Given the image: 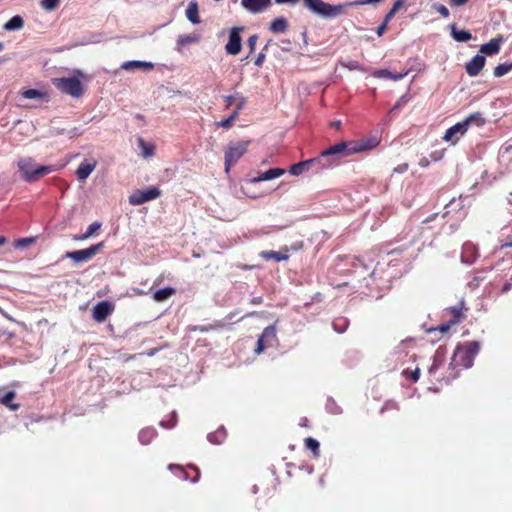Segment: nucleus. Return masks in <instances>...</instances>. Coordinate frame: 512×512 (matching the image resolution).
I'll return each instance as SVG.
<instances>
[{
  "instance_id": "1",
  "label": "nucleus",
  "mask_w": 512,
  "mask_h": 512,
  "mask_svg": "<svg viewBox=\"0 0 512 512\" xmlns=\"http://www.w3.org/2000/svg\"><path fill=\"white\" fill-rule=\"evenodd\" d=\"M378 144L379 140L376 137L359 141L340 142L322 151L319 158H321V163L329 162L328 157H347L352 154L371 150L377 147ZM330 163L332 164L331 161Z\"/></svg>"
},
{
  "instance_id": "2",
  "label": "nucleus",
  "mask_w": 512,
  "mask_h": 512,
  "mask_svg": "<svg viewBox=\"0 0 512 512\" xmlns=\"http://www.w3.org/2000/svg\"><path fill=\"white\" fill-rule=\"evenodd\" d=\"M479 351L480 343L478 341H467L459 344L454 350L451 365L454 367L470 368Z\"/></svg>"
},
{
  "instance_id": "3",
  "label": "nucleus",
  "mask_w": 512,
  "mask_h": 512,
  "mask_svg": "<svg viewBox=\"0 0 512 512\" xmlns=\"http://www.w3.org/2000/svg\"><path fill=\"white\" fill-rule=\"evenodd\" d=\"M18 168L22 173V178L27 182L36 181L40 177L54 171L53 166L36 165L34 160L30 157L21 158L18 161Z\"/></svg>"
},
{
  "instance_id": "4",
  "label": "nucleus",
  "mask_w": 512,
  "mask_h": 512,
  "mask_svg": "<svg viewBox=\"0 0 512 512\" xmlns=\"http://www.w3.org/2000/svg\"><path fill=\"white\" fill-rule=\"evenodd\" d=\"M305 6L313 13L324 18H336L344 13L349 4L331 5L323 0H303Z\"/></svg>"
},
{
  "instance_id": "5",
  "label": "nucleus",
  "mask_w": 512,
  "mask_h": 512,
  "mask_svg": "<svg viewBox=\"0 0 512 512\" xmlns=\"http://www.w3.org/2000/svg\"><path fill=\"white\" fill-rule=\"evenodd\" d=\"M250 140L230 142L225 149V172L228 174L231 167L247 152Z\"/></svg>"
},
{
  "instance_id": "6",
  "label": "nucleus",
  "mask_w": 512,
  "mask_h": 512,
  "mask_svg": "<svg viewBox=\"0 0 512 512\" xmlns=\"http://www.w3.org/2000/svg\"><path fill=\"white\" fill-rule=\"evenodd\" d=\"M53 85L62 93L78 98L83 95L84 88L82 82L76 77L54 78Z\"/></svg>"
},
{
  "instance_id": "7",
  "label": "nucleus",
  "mask_w": 512,
  "mask_h": 512,
  "mask_svg": "<svg viewBox=\"0 0 512 512\" xmlns=\"http://www.w3.org/2000/svg\"><path fill=\"white\" fill-rule=\"evenodd\" d=\"M225 102H226V105H225L226 109L231 107L233 105V103L236 102V109L233 110V112L231 113V115L228 118L217 122L216 125L223 127L225 129H229L232 126L233 122L238 118L240 111L246 105L247 100L245 97L240 96V95H236V96L228 95L225 97Z\"/></svg>"
},
{
  "instance_id": "8",
  "label": "nucleus",
  "mask_w": 512,
  "mask_h": 512,
  "mask_svg": "<svg viewBox=\"0 0 512 512\" xmlns=\"http://www.w3.org/2000/svg\"><path fill=\"white\" fill-rule=\"evenodd\" d=\"M104 247V242L91 245L89 248L68 251L65 254L66 258H70L75 262H85L91 260L96 254H98Z\"/></svg>"
},
{
  "instance_id": "9",
  "label": "nucleus",
  "mask_w": 512,
  "mask_h": 512,
  "mask_svg": "<svg viewBox=\"0 0 512 512\" xmlns=\"http://www.w3.org/2000/svg\"><path fill=\"white\" fill-rule=\"evenodd\" d=\"M161 191L159 188L151 186L146 190H136L129 196V203L131 205H142L148 201L160 197Z\"/></svg>"
},
{
  "instance_id": "10",
  "label": "nucleus",
  "mask_w": 512,
  "mask_h": 512,
  "mask_svg": "<svg viewBox=\"0 0 512 512\" xmlns=\"http://www.w3.org/2000/svg\"><path fill=\"white\" fill-rule=\"evenodd\" d=\"M276 340H277L276 326L274 324L267 326L263 330L260 337L258 338L256 348L254 350L255 353L256 354L262 353L267 347L272 346L274 344V342H276Z\"/></svg>"
},
{
  "instance_id": "11",
  "label": "nucleus",
  "mask_w": 512,
  "mask_h": 512,
  "mask_svg": "<svg viewBox=\"0 0 512 512\" xmlns=\"http://www.w3.org/2000/svg\"><path fill=\"white\" fill-rule=\"evenodd\" d=\"M115 305L109 301L98 302L92 309V318L98 323H103L114 312Z\"/></svg>"
},
{
  "instance_id": "12",
  "label": "nucleus",
  "mask_w": 512,
  "mask_h": 512,
  "mask_svg": "<svg viewBox=\"0 0 512 512\" xmlns=\"http://www.w3.org/2000/svg\"><path fill=\"white\" fill-rule=\"evenodd\" d=\"M330 165V162L321 163V158L317 157L291 165L289 173L294 176H298L302 174L304 171H308L313 166H320L321 168H323L329 167Z\"/></svg>"
},
{
  "instance_id": "13",
  "label": "nucleus",
  "mask_w": 512,
  "mask_h": 512,
  "mask_svg": "<svg viewBox=\"0 0 512 512\" xmlns=\"http://www.w3.org/2000/svg\"><path fill=\"white\" fill-rule=\"evenodd\" d=\"M243 28L234 27L229 34L228 43L225 46L226 52L230 55H237L241 51V36L240 32Z\"/></svg>"
},
{
  "instance_id": "14",
  "label": "nucleus",
  "mask_w": 512,
  "mask_h": 512,
  "mask_svg": "<svg viewBox=\"0 0 512 512\" xmlns=\"http://www.w3.org/2000/svg\"><path fill=\"white\" fill-rule=\"evenodd\" d=\"M467 130L468 129L464 121L458 122L446 130L443 139L447 142L455 144L459 140V137L464 135Z\"/></svg>"
},
{
  "instance_id": "15",
  "label": "nucleus",
  "mask_w": 512,
  "mask_h": 512,
  "mask_svg": "<svg viewBox=\"0 0 512 512\" xmlns=\"http://www.w3.org/2000/svg\"><path fill=\"white\" fill-rule=\"evenodd\" d=\"M485 63H486V58L483 55L474 56L465 65L466 73L470 77L477 76L481 72V70L484 68Z\"/></svg>"
},
{
  "instance_id": "16",
  "label": "nucleus",
  "mask_w": 512,
  "mask_h": 512,
  "mask_svg": "<svg viewBox=\"0 0 512 512\" xmlns=\"http://www.w3.org/2000/svg\"><path fill=\"white\" fill-rule=\"evenodd\" d=\"M242 7L250 13L257 14L271 5V0H241Z\"/></svg>"
},
{
  "instance_id": "17",
  "label": "nucleus",
  "mask_w": 512,
  "mask_h": 512,
  "mask_svg": "<svg viewBox=\"0 0 512 512\" xmlns=\"http://www.w3.org/2000/svg\"><path fill=\"white\" fill-rule=\"evenodd\" d=\"M96 166L97 161L95 159H85L82 161L76 170V176L78 180L85 181L94 171Z\"/></svg>"
},
{
  "instance_id": "18",
  "label": "nucleus",
  "mask_w": 512,
  "mask_h": 512,
  "mask_svg": "<svg viewBox=\"0 0 512 512\" xmlns=\"http://www.w3.org/2000/svg\"><path fill=\"white\" fill-rule=\"evenodd\" d=\"M464 309L465 307L463 301L459 302L456 306L445 309L446 314L450 316V324H458L465 318V315L463 313Z\"/></svg>"
},
{
  "instance_id": "19",
  "label": "nucleus",
  "mask_w": 512,
  "mask_h": 512,
  "mask_svg": "<svg viewBox=\"0 0 512 512\" xmlns=\"http://www.w3.org/2000/svg\"><path fill=\"white\" fill-rule=\"evenodd\" d=\"M503 38L501 36L491 39L488 43L481 45L480 52L485 55H495L499 53Z\"/></svg>"
},
{
  "instance_id": "20",
  "label": "nucleus",
  "mask_w": 512,
  "mask_h": 512,
  "mask_svg": "<svg viewBox=\"0 0 512 512\" xmlns=\"http://www.w3.org/2000/svg\"><path fill=\"white\" fill-rule=\"evenodd\" d=\"M478 257V251L472 243H465L462 247L461 259L462 262L471 264Z\"/></svg>"
},
{
  "instance_id": "21",
  "label": "nucleus",
  "mask_w": 512,
  "mask_h": 512,
  "mask_svg": "<svg viewBox=\"0 0 512 512\" xmlns=\"http://www.w3.org/2000/svg\"><path fill=\"white\" fill-rule=\"evenodd\" d=\"M189 468L195 472V475L192 478H190V476L188 475V472L186 471V469L184 467H182L180 465H176V464H170L168 466L169 470H176L178 472L179 477H181L182 479H184V480L190 479L192 482H197L200 478L199 469L193 465H190Z\"/></svg>"
},
{
  "instance_id": "22",
  "label": "nucleus",
  "mask_w": 512,
  "mask_h": 512,
  "mask_svg": "<svg viewBox=\"0 0 512 512\" xmlns=\"http://www.w3.org/2000/svg\"><path fill=\"white\" fill-rule=\"evenodd\" d=\"M259 256L266 260H274L276 262L285 261L288 260L289 254H288V248L285 247L283 251L277 252V251H261Z\"/></svg>"
},
{
  "instance_id": "23",
  "label": "nucleus",
  "mask_w": 512,
  "mask_h": 512,
  "mask_svg": "<svg viewBox=\"0 0 512 512\" xmlns=\"http://www.w3.org/2000/svg\"><path fill=\"white\" fill-rule=\"evenodd\" d=\"M285 169L282 168H271L263 173H261L259 176L254 177L251 179V182L256 183L260 181H267L272 180L275 178H278L282 175H284Z\"/></svg>"
},
{
  "instance_id": "24",
  "label": "nucleus",
  "mask_w": 512,
  "mask_h": 512,
  "mask_svg": "<svg viewBox=\"0 0 512 512\" xmlns=\"http://www.w3.org/2000/svg\"><path fill=\"white\" fill-rule=\"evenodd\" d=\"M121 68L123 70H127V71L128 70H132V69H136V68H141V69H144V70H152L154 68V64L151 63V62L133 60V61H126V62H124L121 65Z\"/></svg>"
},
{
  "instance_id": "25",
  "label": "nucleus",
  "mask_w": 512,
  "mask_h": 512,
  "mask_svg": "<svg viewBox=\"0 0 512 512\" xmlns=\"http://www.w3.org/2000/svg\"><path fill=\"white\" fill-rule=\"evenodd\" d=\"M157 436V431L153 427H145L138 434L139 441L143 445H148Z\"/></svg>"
},
{
  "instance_id": "26",
  "label": "nucleus",
  "mask_w": 512,
  "mask_h": 512,
  "mask_svg": "<svg viewBox=\"0 0 512 512\" xmlns=\"http://www.w3.org/2000/svg\"><path fill=\"white\" fill-rule=\"evenodd\" d=\"M176 294V289L173 287H165L158 289L153 293V299L156 302H163Z\"/></svg>"
},
{
  "instance_id": "27",
  "label": "nucleus",
  "mask_w": 512,
  "mask_h": 512,
  "mask_svg": "<svg viewBox=\"0 0 512 512\" xmlns=\"http://www.w3.org/2000/svg\"><path fill=\"white\" fill-rule=\"evenodd\" d=\"M23 26H24L23 18L20 15H15L4 24L3 29L6 31H14V30L22 29Z\"/></svg>"
},
{
  "instance_id": "28",
  "label": "nucleus",
  "mask_w": 512,
  "mask_h": 512,
  "mask_svg": "<svg viewBox=\"0 0 512 512\" xmlns=\"http://www.w3.org/2000/svg\"><path fill=\"white\" fill-rule=\"evenodd\" d=\"M186 16L190 22L193 24L200 23L198 4L195 1L189 3L188 8L186 10Z\"/></svg>"
},
{
  "instance_id": "29",
  "label": "nucleus",
  "mask_w": 512,
  "mask_h": 512,
  "mask_svg": "<svg viewBox=\"0 0 512 512\" xmlns=\"http://www.w3.org/2000/svg\"><path fill=\"white\" fill-rule=\"evenodd\" d=\"M288 28V22L284 17L274 19L270 24V30L274 33H283Z\"/></svg>"
},
{
  "instance_id": "30",
  "label": "nucleus",
  "mask_w": 512,
  "mask_h": 512,
  "mask_svg": "<svg viewBox=\"0 0 512 512\" xmlns=\"http://www.w3.org/2000/svg\"><path fill=\"white\" fill-rule=\"evenodd\" d=\"M463 121L466 124L467 129L469 128L470 125L482 126L485 124V118L480 112H474L470 114Z\"/></svg>"
},
{
  "instance_id": "31",
  "label": "nucleus",
  "mask_w": 512,
  "mask_h": 512,
  "mask_svg": "<svg viewBox=\"0 0 512 512\" xmlns=\"http://www.w3.org/2000/svg\"><path fill=\"white\" fill-rule=\"evenodd\" d=\"M101 228V223L100 222H93L92 224H90L87 228V231L82 234V235H75L73 237L74 240H86L88 238H90L91 236H93L94 234H96Z\"/></svg>"
},
{
  "instance_id": "32",
  "label": "nucleus",
  "mask_w": 512,
  "mask_h": 512,
  "mask_svg": "<svg viewBox=\"0 0 512 512\" xmlns=\"http://www.w3.org/2000/svg\"><path fill=\"white\" fill-rule=\"evenodd\" d=\"M15 397V392L9 391L0 399V403L10 408L12 411H16L19 409L20 405L13 403Z\"/></svg>"
},
{
  "instance_id": "33",
  "label": "nucleus",
  "mask_w": 512,
  "mask_h": 512,
  "mask_svg": "<svg viewBox=\"0 0 512 512\" xmlns=\"http://www.w3.org/2000/svg\"><path fill=\"white\" fill-rule=\"evenodd\" d=\"M451 35H452L453 39L458 41V42H466V41H469L472 38V35H471V33L469 31H464V30L457 31L455 29L454 25L452 26Z\"/></svg>"
},
{
  "instance_id": "34",
  "label": "nucleus",
  "mask_w": 512,
  "mask_h": 512,
  "mask_svg": "<svg viewBox=\"0 0 512 512\" xmlns=\"http://www.w3.org/2000/svg\"><path fill=\"white\" fill-rule=\"evenodd\" d=\"M305 446L307 449L311 450V452L313 453V456L314 457H318L319 454H320V444L319 442L312 438V437H308L305 439Z\"/></svg>"
},
{
  "instance_id": "35",
  "label": "nucleus",
  "mask_w": 512,
  "mask_h": 512,
  "mask_svg": "<svg viewBox=\"0 0 512 512\" xmlns=\"http://www.w3.org/2000/svg\"><path fill=\"white\" fill-rule=\"evenodd\" d=\"M511 70H512V63H502V64L497 65L494 68L493 74L495 77H501V76H504L505 74H507Z\"/></svg>"
},
{
  "instance_id": "36",
  "label": "nucleus",
  "mask_w": 512,
  "mask_h": 512,
  "mask_svg": "<svg viewBox=\"0 0 512 512\" xmlns=\"http://www.w3.org/2000/svg\"><path fill=\"white\" fill-rule=\"evenodd\" d=\"M199 40L200 38L197 35H182L178 38L177 44L179 46H185L187 44L197 43Z\"/></svg>"
},
{
  "instance_id": "37",
  "label": "nucleus",
  "mask_w": 512,
  "mask_h": 512,
  "mask_svg": "<svg viewBox=\"0 0 512 512\" xmlns=\"http://www.w3.org/2000/svg\"><path fill=\"white\" fill-rule=\"evenodd\" d=\"M347 327L348 320L346 318L340 317L333 321V328L339 333H343Z\"/></svg>"
},
{
  "instance_id": "38",
  "label": "nucleus",
  "mask_w": 512,
  "mask_h": 512,
  "mask_svg": "<svg viewBox=\"0 0 512 512\" xmlns=\"http://www.w3.org/2000/svg\"><path fill=\"white\" fill-rule=\"evenodd\" d=\"M408 102V99L407 97L404 95L402 96L395 104L394 106L390 109L389 111V115L390 116H395L397 111L403 107L406 103Z\"/></svg>"
},
{
  "instance_id": "39",
  "label": "nucleus",
  "mask_w": 512,
  "mask_h": 512,
  "mask_svg": "<svg viewBox=\"0 0 512 512\" xmlns=\"http://www.w3.org/2000/svg\"><path fill=\"white\" fill-rule=\"evenodd\" d=\"M35 242L34 237L20 238L15 241L14 246L16 248H24L32 245Z\"/></svg>"
},
{
  "instance_id": "40",
  "label": "nucleus",
  "mask_w": 512,
  "mask_h": 512,
  "mask_svg": "<svg viewBox=\"0 0 512 512\" xmlns=\"http://www.w3.org/2000/svg\"><path fill=\"white\" fill-rule=\"evenodd\" d=\"M23 97L26 99H36L41 98L43 93L37 89H27L22 93Z\"/></svg>"
},
{
  "instance_id": "41",
  "label": "nucleus",
  "mask_w": 512,
  "mask_h": 512,
  "mask_svg": "<svg viewBox=\"0 0 512 512\" xmlns=\"http://www.w3.org/2000/svg\"><path fill=\"white\" fill-rule=\"evenodd\" d=\"M60 0H42L41 6L47 11H52L58 7Z\"/></svg>"
},
{
  "instance_id": "42",
  "label": "nucleus",
  "mask_w": 512,
  "mask_h": 512,
  "mask_svg": "<svg viewBox=\"0 0 512 512\" xmlns=\"http://www.w3.org/2000/svg\"><path fill=\"white\" fill-rule=\"evenodd\" d=\"M139 146L142 148L143 155L145 157L152 156L154 154V147L147 145L143 139H139Z\"/></svg>"
},
{
  "instance_id": "43",
  "label": "nucleus",
  "mask_w": 512,
  "mask_h": 512,
  "mask_svg": "<svg viewBox=\"0 0 512 512\" xmlns=\"http://www.w3.org/2000/svg\"><path fill=\"white\" fill-rule=\"evenodd\" d=\"M403 375L407 378H410L413 382H416V381H418L419 376H420V369L419 368H416L414 370L406 369L403 371Z\"/></svg>"
},
{
  "instance_id": "44",
  "label": "nucleus",
  "mask_w": 512,
  "mask_h": 512,
  "mask_svg": "<svg viewBox=\"0 0 512 512\" xmlns=\"http://www.w3.org/2000/svg\"><path fill=\"white\" fill-rule=\"evenodd\" d=\"M433 8L435 9V11H437L444 18H447L450 15V12H449L448 8L445 5H443V4L435 3L433 5Z\"/></svg>"
},
{
  "instance_id": "45",
  "label": "nucleus",
  "mask_w": 512,
  "mask_h": 512,
  "mask_svg": "<svg viewBox=\"0 0 512 512\" xmlns=\"http://www.w3.org/2000/svg\"><path fill=\"white\" fill-rule=\"evenodd\" d=\"M373 76L374 77H377V78H386V79H390V77H392V72L387 70V69H381V70H377L373 73Z\"/></svg>"
},
{
  "instance_id": "46",
  "label": "nucleus",
  "mask_w": 512,
  "mask_h": 512,
  "mask_svg": "<svg viewBox=\"0 0 512 512\" xmlns=\"http://www.w3.org/2000/svg\"><path fill=\"white\" fill-rule=\"evenodd\" d=\"M257 40H258V36L256 34L251 35L248 38L247 44L250 49V53H253L255 51Z\"/></svg>"
},
{
  "instance_id": "47",
  "label": "nucleus",
  "mask_w": 512,
  "mask_h": 512,
  "mask_svg": "<svg viewBox=\"0 0 512 512\" xmlns=\"http://www.w3.org/2000/svg\"><path fill=\"white\" fill-rule=\"evenodd\" d=\"M405 5V0H396L391 8L392 13H397Z\"/></svg>"
},
{
  "instance_id": "48",
  "label": "nucleus",
  "mask_w": 512,
  "mask_h": 512,
  "mask_svg": "<svg viewBox=\"0 0 512 512\" xmlns=\"http://www.w3.org/2000/svg\"><path fill=\"white\" fill-rule=\"evenodd\" d=\"M217 327H221L220 324H216V325H208V326H199V327H194L193 330H199L201 332H208L210 330H213Z\"/></svg>"
},
{
  "instance_id": "49",
  "label": "nucleus",
  "mask_w": 512,
  "mask_h": 512,
  "mask_svg": "<svg viewBox=\"0 0 512 512\" xmlns=\"http://www.w3.org/2000/svg\"><path fill=\"white\" fill-rule=\"evenodd\" d=\"M281 49L283 51H290L292 49V43L289 39L281 40Z\"/></svg>"
},
{
  "instance_id": "50",
  "label": "nucleus",
  "mask_w": 512,
  "mask_h": 512,
  "mask_svg": "<svg viewBox=\"0 0 512 512\" xmlns=\"http://www.w3.org/2000/svg\"><path fill=\"white\" fill-rule=\"evenodd\" d=\"M380 1L381 0H356L351 5L362 6V5L372 4V3H378Z\"/></svg>"
},
{
  "instance_id": "51",
  "label": "nucleus",
  "mask_w": 512,
  "mask_h": 512,
  "mask_svg": "<svg viewBox=\"0 0 512 512\" xmlns=\"http://www.w3.org/2000/svg\"><path fill=\"white\" fill-rule=\"evenodd\" d=\"M389 409H396V410H398L397 403H395V402H387V403H385V405L381 409V413H384V411L389 410Z\"/></svg>"
},
{
  "instance_id": "52",
  "label": "nucleus",
  "mask_w": 512,
  "mask_h": 512,
  "mask_svg": "<svg viewBox=\"0 0 512 512\" xmlns=\"http://www.w3.org/2000/svg\"><path fill=\"white\" fill-rule=\"evenodd\" d=\"M409 165L407 163L399 164L397 167L394 168V172L396 173H404L408 170Z\"/></svg>"
},
{
  "instance_id": "53",
  "label": "nucleus",
  "mask_w": 512,
  "mask_h": 512,
  "mask_svg": "<svg viewBox=\"0 0 512 512\" xmlns=\"http://www.w3.org/2000/svg\"><path fill=\"white\" fill-rule=\"evenodd\" d=\"M469 0H449V4L454 7H460L468 3Z\"/></svg>"
},
{
  "instance_id": "54",
  "label": "nucleus",
  "mask_w": 512,
  "mask_h": 512,
  "mask_svg": "<svg viewBox=\"0 0 512 512\" xmlns=\"http://www.w3.org/2000/svg\"><path fill=\"white\" fill-rule=\"evenodd\" d=\"M265 61V54L259 53L258 56L255 59V65L258 67H261Z\"/></svg>"
},
{
  "instance_id": "55",
  "label": "nucleus",
  "mask_w": 512,
  "mask_h": 512,
  "mask_svg": "<svg viewBox=\"0 0 512 512\" xmlns=\"http://www.w3.org/2000/svg\"><path fill=\"white\" fill-rule=\"evenodd\" d=\"M388 23L383 22L378 28H377V35L382 36L387 29Z\"/></svg>"
},
{
  "instance_id": "56",
  "label": "nucleus",
  "mask_w": 512,
  "mask_h": 512,
  "mask_svg": "<svg viewBox=\"0 0 512 512\" xmlns=\"http://www.w3.org/2000/svg\"><path fill=\"white\" fill-rule=\"evenodd\" d=\"M396 13H392V10L390 9L388 13L385 15L384 21L385 23H389V21L395 16Z\"/></svg>"
},
{
  "instance_id": "57",
  "label": "nucleus",
  "mask_w": 512,
  "mask_h": 512,
  "mask_svg": "<svg viewBox=\"0 0 512 512\" xmlns=\"http://www.w3.org/2000/svg\"><path fill=\"white\" fill-rule=\"evenodd\" d=\"M419 165L421 167H427L429 165V160L426 157H423L422 159H420Z\"/></svg>"
},
{
  "instance_id": "58",
  "label": "nucleus",
  "mask_w": 512,
  "mask_h": 512,
  "mask_svg": "<svg viewBox=\"0 0 512 512\" xmlns=\"http://www.w3.org/2000/svg\"><path fill=\"white\" fill-rule=\"evenodd\" d=\"M453 324H450V322L448 321L447 324H444V325H441L440 326V331L441 332H446L449 330V328L452 326Z\"/></svg>"
},
{
  "instance_id": "59",
  "label": "nucleus",
  "mask_w": 512,
  "mask_h": 512,
  "mask_svg": "<svg viewBox=\"0 0 512 512\" xmlns=\"http://www.w3.org/2000/svg\"><path fill=\"white\" fill-rule=\"evenodd\" d=\"M438 369V363L436 360H434L433 364L431 365V367L429 368V373L432 374L435 370Z\"/></svg>"
},
{
  "instance_id": "60",
  "label": "nucleus",
  "mask_w": 512,
  "mask_h": 512,
  "mask_svg": "<svg viewBox=\"0 0 512 512\" xmlns=\"http://www.w3.org/2000/svg\"><path fill=\"white\" fill-rule=\"evenodd\" d=\"M405 74H393L392 73V77H390V79L394 80V81H398L400 79H402L404 77Z\"/></svg>"
},
{
  "instance_id": "61",
  "label": "nucleus",
  "mask_w": 512,
  "mask_h": 512,
  "mask_svg": "<svg viewBox=\"0 0 512 512\" xmlns=\"http://www.w3.org/2000/svg\"><path fill=\"white\" fill-rule=\"evenodd\" d=\"M278 4H284V3H297L299 0H275Z\"/></svg>"
},
{
  "instance_id": "62",
  "label": "nucleus",
  "mask_w": 512,
  "mask_h": 512,
  "mask_svg": "<svg viewBox=\"0 0 512 512\" xmlns=\"http://www.w3.org/2000/svg\"><path fill=\"white\" fill-rule=\"evenodd\" d=\"M251 303L252 304H260L262 303V298L261 297H255L251 300Z\"/></svg>"
},
{
  "instance_id": "63",
  "label": "nucleus",
  "mask_w": 512,
  "mask_h": 512,
  "mask_svg": "<svg viewBox=\"0 0 512 512\" xmlns=\"http://www.w3.org/2000/svg\"><path fill=\"white\" fill-rule=\"evenodd\" d=\"M7 242V238L0 235V246L4 245Z\"/></svg>"
},
{
  "instance_id": "64",
  "label": "nucleus",
  "mask_w": 512,
  "mask_h": 512,
  "mask_svg": "<svg viewBox=\"0 0 512 512\" xmlns=\"http://www.w3.org/2000/svg\"><path fill=\"white\" fill-rule=\"evenodd\" d=\"M340 124H341V123H340V121H338V122H335L333 125H334L336 128H339V127H340Z\"/></svg>"
}]
</instances>
